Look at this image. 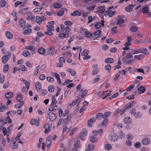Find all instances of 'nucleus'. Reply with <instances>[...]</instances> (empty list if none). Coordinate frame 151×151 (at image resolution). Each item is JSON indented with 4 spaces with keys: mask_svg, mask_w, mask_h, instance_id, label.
I'll return each mask as SVG.
<instances>
[{
    "mask_svg": "<svg viewBox=\"0 0 151 151\" xmlns=\"http://www.w3.org/2000/svg\"><path fill=\"white\" fill-rule=\"evenodd\" d=\"M57 102V101L56 100L55 96H54L52 98V102L50 104H56Z\"/></svg>",
    "mask_w": 151,
    "mask_h": 151,
    "instance_id": "obj_49",
    "label": "nucleus"
},
{
    "mask_svg": "<svg viewBox=\"0 0 151 151\" xmlns=\"http://www.w3.org/2000/svg\"><path fill=\"white\" fill-rule=\"evenodd\" d=\"M111 114V112L110 111H107L105 112L103 115V118H105L108 117Z\"/></svg>",
    "mask_w": 151,
    "mask_h": 151,
    "instance_id": "obj_44",
    "label": "nucleus"
},
{
    "mask_svg": "<svg viewBox=\"0 0 151 151\" xmlns=\"http://www.w3.org/2000/svg\"><path fill=\"white\" fill-rule=\"evenodd\" d=\"M102 33L101 31L100 30H98L97 31L94 32L93 33V34L95 35V36H97L98 35L99 36H98L97 37H100L101 36H99V35L101 34Z\"/></svg>",
    "mask_w": 151,
    "mask_h": 151,
    "instance_id": "obj_46",
    "label": "nucleus"
},
{
    "mask_svg": "<svg viewBox=\"0 0 151 151\" xmlns=\"http://www.w3.org/2000/svg\"><path fill=\"white\" fill-rule=\"evenodd\" d=\"M105 6H99L98 7V9H101L99 11V12L101 13V14H103L104 13L105 11V9H104V8Z\"/></svg>",
    "mask_w": 151,
    "mask_h": 151,
    "instance_id": "obj_25",
    "label": "nucleus"
},
{
    "mask_svg": "<svg viewBox=\"0 0 151 151\" xmlns=\"http://www.w3.org/2000/svg\"><path fill=\"white\" fill-rule=\"evenodd\" d=\"M98 140V138L94 136L91 137L90 138V141L91 142H96Z\"/></svg>",
    "mask_w": 151,
    "mask_h": 151,
    "instance_id": "obj_54",
    "label": "nucleus"
},
{
    "mask_svg": "<svg viewBox=\"0 0 151 151\" xmlns=\"http://www.w3.org/2000/svg\"><path fill=\"white\" fill-rule=\"evenodd\" d=\"M139 52L143 53L145 55H147L149 54V52H147V49L144 48H141L139 49Z\"/></svg>",
    "mask_w": 151,
    "mask_h": 151,
    "instance_id": "obj_11",
    "label": "nucleus"
},
{
    "mask_svg": "<svg viewBox=\"0 0 151 151\" xmlns=\"http://www.w3.org/2000/svg\"><path fill=\"white\" fill-rule=\"evenodd\" d=\"M101 23L100 22H98L96 23L95 25V27L96 29H99L102 25L103 26H104V21L101 20Z\"/></svg>",
    "mask_w": 151,
    "mask_h": 151,
    "instance_id": "obj_16",
    "label": "nucleus"
},
{
    "mask_svg": "<svg viewBox=\"0 0 151 151\" xmlns=\"http://www.w3.org/2000/svg\"><path fill=\"white\" fill-rule=\"evenodd\" d=\"M52 136L50 135L46 139V146L47 147L50 146L51 145L52 141Z\"/></svg>",
    "mask_w": 151,
    "mask_h": 151,
    "instance_id": "obj_12",
    "label": "nucleus"
},
{
    "mask_svg": "<svg viewBox=\"0 0 151 151\" xmlns=\"http://www.w3.org/2000/svg\"><path fill=\"white\" fill-rule=\"evenodd\" d=\"M6 37L9 39H12L13 38V36L12 33L9 31H7L5 32Z\"/></svg>",
    "mask_w": 151,
    "mask_h": 151,
    "instance_id": "obj_15",
    "label": "nucleus"
},
{
    "mask_svg": "<svg viewBox=\"0 0 151 151\" xmlns=\"http://www.w3.org/2000/svg\"><path fill=\"white\" fill-rule=\"evenodd\" d=\"M72 115L71 114H69L66 118L65 119L63 122L65 124H67L70 121V119L72 118Z\"/></svg>",
    "mask_w": 151,
    "mask_h": 151,
    "instance_id": "obj_8",
    "label": "nucleus"
},
{
    "mask_svg": "<svg viewBox=\"0 0 151 151\" xmlns=\"http://www.w3.org/2000/svg\"><path fill=\"white\" fill-rule=\"evenodd\" d=\"M32 32V30L31 29H28L24 30L23 33L24 34L27 35L31 33Z\"/></svg>",
    "mask_w": 151,
    "mask_h": 151,
    "instance_id": "obj_52",
    "label": "nucleus"
},
{
    "mask_svg": "<svg viewBox=\"0 0 151 151\" xmlns=\"http://www.w3.org/2000/svg\"><path fill=\"white\" fill-rule=\"evenodd\" d=\"M134 71L138 73H142L144 74L145 73L144 70L141 68L135 69H134Z\"/></svg>",
    "mask_w": 151,
    "mask_h": 151,
    "instance_id": "obj_57",
    "label": "nucleus"
},
{
    "mask_svg": "<svg viewBox=\"0 0 151 151\" xmlns=\"http://www.w3.org/2000/svg\"><path fill=\"white\" fill-rule=\"evenodd\" d=\"M68 36L69 35H68L67 33L65 34V33H61L59 35V37L61 38L62 39L67 38Z\"/></svg>",
    "mask_w": 151,
    "mask_h": 151,
    "instance_id": "obj_27",
    "label": "nucleus"
},
{
    "mask_svg": "<svg viewBox=\"0 0 151 151\" xmlns=\"http://www.w3.org/2000/svg\"><path fill=\"white\" fill-rule=\"evenodd\" d=\"M64 56L67 57H70L72 56V54L70 52L68 51L64 52L62 54Z\"/></svg>",
    "mask_w": 151,
    "mask_h": 151,
    "instance_id": "obj_41",
    "label": "nucleus"
},
{
    "mask_svg": "<svg viewBox=\"0 0 151 151\" xmlns=\"http://www.w3.org/2000/svg\"><path fill=\"white\" fill-rule=\"evenodd\" d=\"M2 130L3 133V134L4 136L6 135V134L9 133L10 130H8L7 131L6 128L4 127L2 128Z\"/></svg>",
    "mask_w": 151,
    "mask_h": 151,
    "instance_id": "obj_48",
    "label": "nucleus"
},
{
    "mask_svg": "<svg viewBox=\"0 0 151 151\" xmlns=\"http://www.w3.org/2000/svg\"><path fill=\"white\" fill-rule=\"evenodd\" d=\"M13 93L10 92H8L5 94V97L7 99H11L13 96Z\"/></svg>",
    "mask_w": 151,
    "mask_h": 151,
    "instance_id": "obj_32",
    "label": "nucleus"
},
{
    "mask_svg": "<svg viewBox=\"0 0 151 151\" xmlns=\"http://www.w3.org/2000/svg\"><path fill=\"white\" fill-rule=\"evenodd\" d=\"M64 13V12L63 11H59L57 12V15L59 16H61L63 15Z\"/></svg>",
    "mask_w": 151,
    "mask_h": 151,
    "instance_id": "obj_64",
    "label": "nucleus"
},
{
    "mask_svg": "<svg viewBox=\"0 0 151 151\" xmlns=\"http://www.w3.org/2000/svg\"><path fill=\"white\" fill-rule=\"evenodd\" d=\"M58 110L59 115L60 117L63 116H65V115L63 113V111L61 108H59L58 109Z\"/></svg>",
    "mask_w": 151,
    "mask_h": 151,
    "instance_id": "obj_50",
    "label": "nucleus"
},
{
    "mask_svg": "<svg viewBox=\"0 0 151 151\" xmlns=\"http://www.w3.org/2000/svg\"><path fill=\"white\" fill-rule=\"evenodd\" d=\"M96 117L98 119H101L103 118V114L101 113H98L96 114Z\"/></svg>",
    "mask_w": 151,
    "mask_h": 151,
    "instance_id": "obj_39",
    "label": "nucleus"
},
{
    "mask_svg": "<svg viewBox=\"0 0 151 151\" xmlns=\"http://www.w3.org/2000/svg\"><path fill=\"white\" fill-rule=\"evenodd\" d=\"M16 99L18 102H20L22 101V97L20 93H17Z\"/></svg>",
    "mask_w": 151,
    "mask_h": 151,
    "instance_id": "obj_24",
    "label": "nucleus"
},
{
    "mask_svg": "<svg viewBox=\"0 0 151 151\" xmlns=\"http://www.w3.org/2000/svg\"><path fill=\"white\" fill-rule=\"evenodd\" d=\"M109 139V140L112 142H116L118 139V136L115 133H111L108 137Z\"/></svg>",
    "mask_w": 151,
    "mask_h": 151,
    "instance_id": "obj_2",
    "label": "nucleus"
},
{
    "mask_svg": "<svg viewBox=\"0 0 151 151\" xmlns=\"http://www.w3.org/2000/svg\"><path fill=\"white\" fill-rule=\"evenodd\" d=\"M108 91H103L102 93L101 92H99L98 93V94L100 97H101L103 96H104L105 93H106Z\"/></svg>",
    "mask_w": 151,
    "mask_h": 151,
    "instance_id": "obj_60",
    "label": "nucleus"
},
{
    "mask_svg": "<svg viewBox=\"0 0 151 151\" xmlns=\"http://www.w3.org/2000/svg\"><path fill=\"white\" fill-rule=\"evenodd\" d=\"M114 61V59L112 58H108L105 60V62L106 63H112Z\"/></svg>",
    "mask_w": 151,
    "mask_h": 151,
    "instance_id": "obj_31",
    "label": "nucleus"
},
{
    "mask_svg": "<svg viewBox=\"0 0 151 151\" xmlns=\"http://www.w3.org/2000/svg\"><path fill=\"white\" fill-rule=\"evenodd\" d=\"M142 12L143 13H147L149 12V8L147 6H145L143 7L142 9Z\"/></svg>",
    "mask_w": 151,
    "mask_h": 151,
    "instance_id": "obj_45",
    "label": "nucleus"
},
{
    "mask_svg": "<svg viewBox=\"0 0 151 151\" xmlns=\"http://www.w3.org/2000/svg\"><path fill=\"white\" fill-rule=\"evenodd\" d=\"M54 50L52 47H50L48 49L47 52L48 55H52L54 54Z\"/></svg>",
    "mask_w": 151,
    "mask_h": 151,
    "instance_id": "obj_28",
    "label": "nucleus"
},
{
    "mask_svg": "<svg viewBox=\"0 0 151 151\" xmlns=\"http://www.w3.org/2000/svg\"><path fill=\"white\" fill-rule=\"evenodd\" d=\"M99 71V70L97 68H94V69L92 72V74L93 75H95L98 73Z\"/></svg>",
    "mask_w": 151,
    "mask_h": 151,
    "instance_id": "obj_53",
    "label": "nucleus"
},
{
    "mask_svg": "<svg viewBox=\"0 0 151 151\" xmlns=\"http://www.w3.org/2000/svg\"><path fill=\"white\" fill-rule=\"evenodd\" d=\"M40 17L39 16H37L36 17V22L39 25L41 24H42V22Z\"/></svg>",
    "mask_w": 151,
    "mask_h": 151,
    "instance_id": "obj_36",
    "label": "nucleus"
},
{
    "mask_svg": "<svg viewBox=\"0 0 151 151\" xmlns=\"http://www.w3.org/2000/svg\"><path fill=\"white\" fill-rule=\"evenodd\" d=\"M125 123L127 124H130L131 122V119L129 117H126L124 119Z\"/></svg>",
    "mask_w": 151,
    "mask_h": 151,
    "instance_id": "obj_29",
    "label": "nucleus"
},
{
    "mask_svg": "<svg viewBox=\"0 0 151 151\" xmlns=\"http://www.w3.org/2000/svg\"><path fill=\"white\" fill-rule=\"evenodd\" d=\"M132 6H133L132 5H129L128 6H126L125 8V11L127 12L132 11Z\"/></svg>",
    "mask_w": 151,
    "mask_h": 151,
    "instance_id": "obj_26",
    "label": "nucleus"
},
{
    "mask_svg": "<svg viewBox=\"0 0 151 151\" xmlns=\"http://www.w3.org/2000/svg\"><path fill=\"white\" fill-rule=\"evenodd\" d=\"M135 104V102L134 101L131 102L128 104L126 105L125 107L124 108V111L128 110L129 109L132 107H133Z\"/></svg>",
    "mask_w": 151,
    "mask_h": 151,
    "instance_id": "obj_5",
    "label": "nucleus"
},
{
    "mask_svg": "<svg viewBox=\"0 0 151 151\" xmlns=\"http://www.w3.org/2000/svg\"><path fill=\"white\" fill-rule=\"evenodd\" d=\"M57 109L58 106L55 104H50V107L49 108L48 110L51 111H55L57 110Z\"/></svg>",
    "mask_w": 151,
    "mask_h": 151,
    "instance_id": "obj_10",
    "label": "nucleus"
},
{
    "mask_svg": "<svg viewBox=\"0 0 151 151\" xmlns=\"http://www.w3.org/2000/svg\"><path fill=\"white\" fill-rule=\"evenodd\" d=\"M87 130L85 129H83L81 132L79 134L80 137H84L87 135Z\"/></svg>",
    "mask_w": 151,
    "mask_h": 151,
    "instance_id": "obj_18",
    "label": "nucleus"
},
{
    "mask_svg": "<svg viewBox=\"0 0 151 151\" xmlns=\"http://www.w3.org/2000/svg\"><path fill=\"white\" fill-rule=\"evenodd\" d=\"M53 6L55 8L58 9L61 7L62 5L58 3H55L53 4Z\"/></svg>",
    "mask_w": 151,
    "mask_h": 151,
    "instance_id": "obj_47",
    "label": "nucleus"
},
{
    "mask_svg": "<svg viewBox=\"0 0 151 151\" xmlns=\"http://www.w3.org/2000/svg\"><path fill=\"white\" fill-rule=\"evenodd\" d=\"M6 1L4 0H1L0 2V5L1 7H3L6 5Z\"/></svg>",
    "mask_w": 151,
    "mask_h": 151,
    "instance_id": "obj_59",
    "label": "nucleus"
},
{
    "mask_svg": "<svg viewBox=\"0 0 151 151\" xmlns=\"http://www.w3.org/2000/svg\"><path fill=\"white\" fill-rule=\"evenodd\" d=\"M46 50L44 48L40 47L38 50V53L41 55H44L45 52Z\"/></svg>",
    "mask_w": 151,
    "mask_h": 151,
    "instance_id": "obj_20",
    "label": "nucleus"
},
{
    "mask_svg": "<svg viewBox=\"0 0 151 151\" xmlns=\"http://www.w3.org/2000/svg\"><path fill=\"white\" fill-rule=\"evenodd\" d=\"M17 144L14 142L11 144V147L13 149H15L17 148Z\"/></svg>",
    "mask_w": 151,
    "mask_h": 151,
    "instance_id": "obj_62",
    "label": "nucleus"
},
{
    "mask_svg": "<svg viewBox=\"0 0 151 151\" xmlns=\"http://www.w3.org/2000/svg\"><path fill=\"white\" fill-rule=\"evenodd\" d=\"M6 54L7 55H4L2 58L1 61L2 63L5 64L9 60L11 55V52L10 51H8Z\"/></svg>",
    "mask_w": 151,
    "mask_h": 151,
    "instance_id": "obj_1",
    "label": "nucleus"
},
{
    "mask_svg": "<svg viewBox=\"0 0 151 151\" xmlns=\"http://www.w3.org/2000/svg\"><path fill=\"white\" fill-rule=\"evenodd\" d=\"M65 34H67V33L68 35H69V33L70 30V27H67L65 28Z\"/></svg>",
    "mask_w": 151,
    "mask_h": 151,
    "instance_id": "obj_63",
    "label": "nucleus"
},
{
    "mask_svg": "<svg viewBox=\"0 0 151 151\" xmlns=\"http://www.w3.org/2000/svg\"><path fill=\"white\" fill-rule=\"evenodd\" d=\"M138 28L134 26L131 27L130 28V30L132 32H135L137 31Z\"/></svg>",
    "mask_w": 151,
    "mask_h": 151,
    "instance_id": "obj_42",
    "label": "nucleus"
},
{
    "mask_svg": "<svg viewBox=\"0 0 151 151\" xmlns=\"http://www.w3.org/2000/svg\"><path fill=\"white\" fill-rule=\"evenodd\" d=\"M19 25L21 28L24 29L25 28L26 21L23 19H20L19 21Z\"/></svg>",
    "mask_w": 151,
    "mask_h": 151,
    "instance_id": "obj_6",
    "label": "nucleus"
},
{
    "mask_svg": "<svg viewBox=\"0 0 151 151\" xmlns=\"http://www.w3.org/2000/svg\"><path fill=\"white\" fill-rule=\"evenodd\" d=\"M77 103V100H75L70 104L68 105L67 108L68 109H70L72 106H75Z\"/></svg>",
    "mask_w": 151,
    "mask_h": 151,
    "instance_id": "obj_34",
    "label": "nucleus"
},
{
    "mask_svg": "<svg viewBox=\"0 0 151 151\" xmlns=\"http://www.w3.org/2000/svg\"><path fill=\"white\" fill-rule=\"evenodd\" d=\"M23 49H27L32 51V54H33L35 53V48L34 46L31 45L26 46L24 47Z\"/></svg>",
    "mask_w": 151,
    "mask_h": 151,
    "instance_id": "obj_4",
    "label": "nucleus"
},
{
    "mask_svg": "<svg viewBox=\"0 0 151 151\" xmlns=\"http://www.w3.org/2000/svg\"><path fill=\"white\" fill-rule=\"evenodd\" d=\"M81 13L78 10L74 11L72 13L70 14V15L72 16H81Z\"/></svg>",
    "mask_w": 151,
    "mask_h": 151,
    "instance_id": "obj_23",
    "label": "nucleus"
},
{
    "mask_svg": "<svg viewBox=\"0 0 151 151\" xmlns=\"http://www.w3.org/2000/svg\"><path fill=\"white\" fill-rule=\"evenodd\" d=\"M35 88L38 91L40 92L41 90V84L39 82H37L35 84Z\"/></svg>",
    "mask_w": 151,
    "mask_h": 151,
    "instance_id": "obj_17",
    "label": "nucleus"
},
{
    "mask_svg": "<svg viewBox=\"0 0 151 151\" xmlns=\"http://www.w3.org/2000/svg\"><path fill=\"white\" fill-rule=\"evenodd\" d=\"M137 89L140 93H144L145 91V88L142 86H140L138 87Z\"/></svg>",
    "mask_w": 151,
    "mask_h": 151,
    "instance_id": "obj_37",
    "label": "nucleus"
},
{
    "mask_svg": "<svg viewBox=\"0 0 151 151\" xmlns=\"http://www.w3.org/2000/svg\"><path fill=\"white\" fill-rule=\"evenodd\" d=\"M132 53L133 55L139 53V49H135L132 50Z\"/></svg>",
    "mask_w": 151,
    "mask_h": 151,
    "instance_id": "obj_58",
    "label": "nucleus"
},
{
    "mask_svg": "<svg viewBox=\"0 0 151 151\" xmlns=\"http://www.w3.org/2000/svg\"><path fill=\"white\" fill-rule=\"evenodd\" d=\"M27 19L30 20L32 22L34 21L35 19V17L33 15H30L27 18Z\"/></svg>",
    "mask_w": 151,
    "mask_h": 151,
    "instance_id": "obj_35",
    "label": "nucleus"
},
{
    "mask_svg": "<svg viewBox=\"0 0 151 151\" xmlns=\"http://www.w3.org/2000/svg\"><path fill=\"white\" fill-rule=\"evenodd\" d=\"M27 68L26 67H19V71H27Z\"/></svg>",
    "mask_w": 151,
    "mask_h": 151,
    "instance_id": "obj_61",
    "label": "nucleus"
},
{
    "mask_svg": "<svg viewBox=\"0 0 151 151\" xmlns=\"http://www.w3.org/2000/svg\"><path fill=\"white\" fill-rule=\"evenodd\" d=\"M108 119H105L102 122L101 124L100 125V126L102 125V126H106L107 123Z\"/></svg>",
    "mask_w": 151,
    "mask_h": 151,
    "instance_id": "obj_56",
    "label": "nucleus"
},
{
    "mask_svg": "<svg viewBox=\"0 0 151 151\" xmlns=\"http://www.w3.org/2000/svg\"><path fill=\"white\" fill-rule=\"evenodd\" d=\"M48 89L50 92L52 93L55 90L54 86H49L48 87Z\"/></svg>",
    "mask_w": 151,
    "mask_h": 151,
    "instance_id": "obj_51",
    "label": "nucleus"
},
{
    "mask_svg": "<svg viewBox=\"0 0 151 151\" xmlns=\"http://www.w3.org/2000/svg\"><path fill=\"white\" fill-rule=\"evenodd\" d=\"M80 141L79 140H77L74 141V146L76 148H79L80 147L79 145Z\"/></svg>",
    "mask_w": 151,
    "mask_h": 151,
    "instance_id": "obj_30",
    "label": "nucleus"
},
{
    "mask_svg": "<svg viewBox=\"0 0 151 151\" xmlns=\"http://www.w3.org/2000/svg\"><path fill=\"white\" fill-rule=\"evenodd\" d=\"M46 27L47 28V31H53L54 30V27L52 25H47Z\"/></svg>",
    "mask_w": 151,
    "mask_h": 151,
    "instance_id": "obj_38",
    "label": "nucleus"
},
{
    "mask_svg": "<svg viewBox=\"0 0 151 151\" xmlns=\"http://www.w3.org/2000/svg\"><path fill=\"white\" fill-rule=\"evenodd\" d=\"M23 55L24 56L27 57L30 56V53L28 51L24 50L23 52Z\"/></svg>",
    "mask_w": 151,
    "mask_h": 151,
    "instance_id": "obj_40",
    "label": "nucleus"
},
{
    "mask_svg": "<svg viewBox=\"0 0 151 151\" xmlns=\"http://www.w3.org/2000/svg\"><path fill=\"white\" fill-rule=\"evenodd\" d=\"M48 116L50 120L51 121H53L55 120L57 117V116L51 112H50L48 113Z\"/></svg>",
    "mask_w": 151,
    "mask_h": 151,
    "instance_id": "obj_7",
    "label": "nucleus"
},
{
    "mask_svg": "<svg viewBox=\"0 0 151 151\" xmlns=\"http://www.w3.org/2000/svg\"><path fill=\"white\" fill-rule=\"evenodd\" d=\"M30 123L32 125H35L36 126H38L39 124V122L34 119H32L31 120Z\"/></svg>",
    "mask_w": 151,
    "mask_h": 151,
    "instance_id": "obj_13",
    "label": "nucleus"
},
{
    "mask_svg": "<svg viewBox=\"0 0 151 151\" xmlns=\"http://www.w3.org/2000/svg\"><path fill=\"white\" fill-rule=\"evenodd\" d=\"M145 57V55L143 54H140L134 56V59L138 60H141L143 58Z\"/></svg>",
    "mask_w": 151,
    "mask_h": 151,
    "instance_id": "obj_21",
    "label": "nucleus"
},
{
    "mask_svg": "<svg viewBox=\"0 0 151 151\" xmlns=\"http://www.w3.org/2000/svg\"><path fill=\"white\" fill-rule=\"evenodd\" d=\"M47 81L50 83H53L55 81L54 79L50 77H47L46 78Z\"/></svg>",
    "mask_w": 151,
    "mask_h": 151,
    "instance_id": "obj_55",
    "label": "nucleus"
},
{
    "mask_svg": "<svg viewBox=\"0 0 151 151\" xmlns=\"http://www.w3.org/2000/svg\"><path fill=\"white\" fill-rule=\"evenodd\" d=\"M44 127L45 129L44 132L46 134L48 133L51 129V127L49 123H47L45 124Z\"/></svg>",
    "mask_w": 151,
    "mask_h": 151,
    "instance_id": "obj_9",
    "label": "nucleus"
},
{
    "mask_svg": "<svg viewBox=\"0 0 151 151\" xmlns=\"http://www.w3.org/2000/svg\"><path fill=\"white\" fill-rule=\"evenodd\" d=\"M96 120L95 118L93 117L89 120L88 122V126L89 127H91L92 126V124L95 122Z\"/></svg>",
    "mask_w": 151,
    "mask_h": 151,
    "instance_id": "obj_19",
    "label": "nucleus"
},
{
    "mask_svg": "<svg viewBox=\"0 0 151 151\" xmlns=\"http://www.w3.org/2000/svg\"><path fill=\"white\" fill-rule=\"evenodd\" d=\"M0 142L2 144V146L3 147H4L6 144V140L5 139H4L3 135L2 134H0Z\"/></svg>",
    "mask_w": 151,
    "mask_h": 151,
    "instance_id": "obj_22",
    "label": "nucleus"
},
{
    "mask_svg": "<svg viewBox=\"0 0 151 151\" xmlns=\"http://www.w3.org/2000/svg\"><path fill=\"white\" fill-rule=\"evenodd\" d=\"M24 103L23 101H22L19 104H16L14 107L15 108H19L22 107V106L24 105Z\"/></svg>",
    "mask_w": 151,
    "mask_h": 151,
    "instance_id": "obj_33",
    "label": "nucleus"
},
{
    "mask_svg": "<svg viewBox=\"0 0 151 151\" xmlns=\"http://www.w3.org/2000/svg\"><path fill=\"white\" fill-rule=\"evenodd\" d=\"M89 53V50L85 49L81 53V55L82 56L87 55Z\"/></svg>",
    "mask_w": 151,
    "mask_h": 151,
    "instance_id": "obj_43",
    "label": "nucleus"
},
{
    "mask_svg": "<svg viewBox=\"0 0 151 151\" xmlns=\"http://www.w3.org/2000/svg\"><path fill=\"white\" fill-rule=\"evenodd\" d=\"M150 142V139L148 138H146L142 139V143L144 145H147L149 144Z\"/></svg>",
    "mask_w": 151,
    "mask_h": 151,
    "instance_id": "obj_14",
    "label": "nucleus"
},
{
    "mask_svg": "<svg viewBox=\"0 0 151 151\" xmlns=\"http://www.w3.org/2000/svg\"><path fill=\"white\" fill-rule=\"evenodd\" d=\"M81 30L85 32V36L87 37L90 38L92 36L93 34L88 31V29H86L81 28Z\"/></svg>",
    "mask_w": 151,
    "mask_h": 151,
    "instance_id": "obj_3",
    "label": "nucleus"
}]
</instances>
